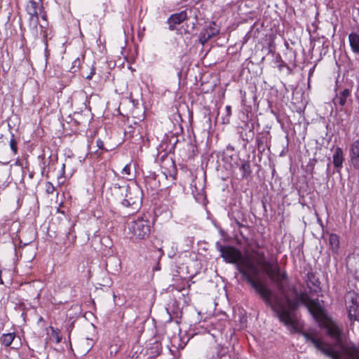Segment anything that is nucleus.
Instances as JSON below:
<instances>
[{"mask_svg":"<svg viewBox=\"0 0 359 359\" xmlns=\"http://www.w3.org/2000/svg\"><path fill=\"white\" fill-rule=\"evenodd\" d=\"M41 17H42V18L43 20H46V15H43Z\"/></svg>","mask_w":359,"mask_h":359,"instance_id":"393cba45","label":"nucleus"},{"mask_svg":"<svg viewBox=\"0 0 359 359\" xmlns=\"http://www.w3.org/2000/svg\"><path fill=\"white\" fill-rule=\"evenodd\" d=\"M187 18V12L184 11L171 15L167 20V22L169 25V29L172 31L174 30L176 25L184 22Z\"/></svg>","mask_w":359,"mask_h":359,"instance_id":"0eeeda50","label":"nucleus"},{"mask_svg":"<svg viewBox=\"0 0 359 359\" xmlns=\"http://www.w3.org/2000/svg\"><path fill=\"white\" fill-rule=\"evenodd\" d=\"M46 191L48 194H53L55 191V187L52 183L48 182L46 183Z\"/></svg>","mask_w":359,"mask_h":359,"instance_id":"f3484780","label":"nucleus"},{"mask_svg":"<svg viewBox=\"0 0 359 359\" xmlns=\"http://www.w3.org/2000/svg\"><path fill=\"white\" fill-rule=\"evenodd\" d=\"M10 147H11V150L15 154H16L17 151H18L17 143H16V141L13 138L11 139L10 141Z\"/></svg>","mask_w":359,"mask_h":359,"instance_id":"6ab92c4d","label":"nucleus"},{"mask_svg":"<svg viewBox=\"0 0 359 359\" xmlns=\"http://www.w3.org/2000/svg\"><path fill=\"white\" fill-rule=\"evenodd\" d=\"M216 248L226 262L236 264L238 271L260 295L265 303L271 306L279 320L290 323L291 318L286 311V306L283 304L278 299L273 302L271 291L262 282L257 280L259 275V270L252 259L249 257L243 256L239 250L232 246H223L217 242Z\"/></svg>","mask_w":359,"mask_h":359,"instance_id":"f03ea898","label":"nucleus"},{"mask_svg":"<svg viewBox=\"0 0 359 359\" xmlns=\"http://www.w3.org/2000/svg\"><path fill=\"white\" fill-rule=\"evenodd\" d=\"M350 95V91L348 89H344L341 92L339 93L333 100V102L335 105L344 106L346 102L347 98Z\"/></svg>","mask_w":359,"mask_h":359,"instance_id":"9d476101","label":"nucleus"},{"mask_svg":"<svg viewBox=\"0 0 359 359\" xmlns=\"http://www.w3.org/2000/svg\"><path fill=\"white\" fill-rule=\"evenodd\" d=\"M330 247L333 252L337 253L339 247V238L336 234L332 233L329 237Z\"/></svg>","mask_w":359,"mask_h":359,"instance_id":"ddd939ff","label":"nucleus"},{"mask_svg":"<svg viewBox=\"0 0 359 359\" xmlns=\"http://www.w3.org/2000/svg\"><path fill=\"white\" fill-rule=\"evenodd\" d=\"M333 164L337 168H340L342 166L344 161L343 151L340 147H337L333 154Z\"/></svg>","mask_w":359,"mask_h":359,"instance_id":"9b49d317","label":"nucleus"},{"mask_svg":"<svg viewBox=\"0 0 359 359\" xmlns=\"http://www.w3.org/2000/svg\"><path fill=\"white\" fill-rule=\"evenodd\" d=\"M240 169L243 172V177H247L251 173L250 164L249 162L243 163L240 167Z\"/></svg>","mask_w":359,"mask_h":359,"instance_id":"dca6fc26","label":"nucleus"},{"mask_svg":"<svg viewBox=\"0 0 359 359\" xmlns=\"http://www.w3.org/2000/svg\"><path fill=\"white\" fill-rule=\"evenodd\" d=\"M121 173L123 175L127 176L126 179H127V180L129 181V182H130V181H134L133 180L134 175H133L131 172L130 163H128L123 167V168L121 170Z\"/></svg>","mask_w":359,"mask_h":359,"instance_id":"2eb2a0df","label":"nucleus"},{"mask_svg":"<svg viewBox=\"0 0 359 359\" xmlns=\"http://www.w3.org/2000/svg\"><path fill=\"white\" fill-rule=\"evenodd\" d=\"M218 33L219 29H217L215 23L212 22L200 34V41L203 44L212 37L216 36Z\"/></svg>","mask_w":359,"mask_h":359,"instance_id":"6e6552de","label":"nucleus"},{"mask_svg":"<svg viewBox=\"0 0 359 359\" xmlns=\"http://www.w3.org/2000/svg\"><path fill=\"white\" fill-rule=\"evenodd\" d=\"M52 329V334L55 338L56 341L58 343L61 341V337L57 330H55L54 329Z\"/></svg>","mask_w":359,"mask_h":359,"instance_id":"aec40b11","label":"nucleus"},{"mask_svg":"<svg viewBox=\"0 0 359 359\" xmlns=\"http://www.w3.org/2000/svg\"><path fill=\"white\" fill-rule=\"evenodd\" d=\"M96 144H97V146L99 149H104V142L100 140V139H98L96 142Z\"/></svg>","mask_w":359,"mask_h":359,"instance_id":"412c9836","label":"nucleus"},{"mask_svg":"<svg viewBox=\"0 0 359 359\" xmlns=\"http://www.w3.org/2000/svg\"><path fill=\"white\" fill-rule=\"evenodd\" d=\"M113 193L118 196L123 205L137 210L142 200V191L135 181H130L126 185L114 183L111 186Z\"/></svg>","mask_w":359,"mask_h":359,"instance_id":"20e7f679","label":"nucleus"},{"mask_svg":"<svg viewBox=\"0 0 359 359\" xmlns=\"http://www.w3.org/2000/svg\"><path fill=\"white\" fill-rule=\"evenodd\" d=\"M128 229L134 238L144 239L150 234V222L149 219L138 217L129 224Z\"/></svg>","mask_w":359,"mask_h":359,"instance_id":"39448f33","label":"nucleus"},{"mask_svg":"<svg viewBox=\"0 0 359 359\" xmlns=\"http://www.w3.org/2000/svg\"><path fill=\"white\" fill-rule=\"evenodd\" d=\"M226 111L227 115L230 116L231 115V107L230 106H226Z\"/></svg>","mask_w":359,"mask_h":359,"instance_id":"4be33fe9","label":"nucleus"},{"mask_svg":"<svg viewBox=\"0 0 359 359\" xmlns=\"http://www.w3.org/2000/svg\"><path fill=\"white\" fill-rule=\"evenodd\" d=\"M41 35L43 38V41H44L45 46H46V49L47 46H48L47 33H46V31L43 29V27L42 25H41Z\"/></svg>","mask_w":359,"mask_h":359,"instance_id":"a211bd4d","label":"nucleus"},{"mask_svg":"<svg viewBox=\"0 0 359 359\" xmlns=\"http://www.w3.org/2000/svg\"><path fill=\"white\" fill-rule=\"evenodd\" d=\"M348 39L352 50L354 53H359V35L356 33H351Z\"/></svg>","mask_w":359,"mask_h":359,"instance_id":"f8f14e48","label":"nucleus"},{"mask_svg":"<svg viewBox=\"0 0 359 359\" xmlns=\"http://www.w3.org/2000/svg\"><path fill=\"white\" fill-rule=\"evenodd\" d=\"M255 255V259L258 265H259L267 274L271 281L275 283L282 294V297L273 295L271 293V300L274 302L277 299L283 303L286 309L287 313H288L290 317V323H285L283 320H280L285 325L289 327L292 331L297 330V321L293 311L297 308L299 303L304 304L316 318L318 319L322 317L323 309L319 304L318 299H311L306 294L300 293L297 294L294 290L297 296V299L293 300L289 298L285 293L284 282L287 278V274L285 272L280 271V266L276 260L273 262H269L265 259V255L263 252L252 251Z\"/></svg>","mask_w":359,"mask_h":359,"instance_id":"f257e3e1","label":"nucleus"},{"mask_svg":"<svg viewBox=\"0 0 359 359\" xmlns=\"http://www.w3.org/2000/svg\"><path fill=\"white\" fill-rule=\"evenodd\" d=\"M26 11L29 15L30 27H32L33 29H36L39 22L38 4L33 0H30L26 6Z\"/></svg>","mask_w":359,"mask_h":359,"instance_id":"423d86ee","label":"nucleus"},{"mask_svg":"<svg viewBox=\"0 0 359 359\" xmlns=\"http://www.w3.org/2000/svg\"><path fill=\"white\" fill-rule=\"evenodd\" d=\"M15 337V335L14 333L4 334L0 340L4 345L8 346L12 344Z\"/></svg>","mask_w":359,"mask_h":359,"instance_id":"4468645a","label":"nucleus"},{"mask_svg":"<svg viewBox=\"0 0 359 359\" xmlns=\"http://www.w3.org/2000/svg\"><path fill=\"white\" fill-rule=\"evenodd\" d=\"M34 35L35 38H38V34L36 31L34 33Z\"/></svg>","mask_w":359,"mask_h":359,"instance_id":"b1692460","label":"nucleus"},{"mask_svg":"<svg viewBox=\"0 0 359 359\" xmlns=\"http://www.w3.org/2000/svg\"><path fill=\"white\" fill-rule=\"evenodd\" d=\"M327 334L335 341V344L340 348L336 351L332 344L325 343L313 333H303L306 341L325 355L332 359H359V347L352 343L343 344L341 341L342 328L333 322L325 325Z\"/></svg>","mask_w":359,"mask_h":359,"instance_id":"7ed1b4c3","label":"nucleus"},{"mask_svg":"<svg viewBox=\"0 0 359 359\" xmlns=\"http://www.w3.org/2000/svg\"><path fill=\"white\" fill-rule=\"evenodd\" d=\"M350 160L351 165L359 170V140L353 142L350 147Z\"/></svg>","mask_w":359,"mask_h":359,"instance_id":"1a4fd4ad","label":"nucleus"},{"mask_svg":"<svg viewBox=\"0 0 359 359\" xmlns=\"http://www.w3.org/2000/svg\"><path fill=\"white\" fill-rule=\"evenodd\" d=\"M92 75H93V74H90V75L87 76L86 79H90L92 78Z\"/></svg>","mask_w":359,"mask_h":359,"instance_id":"5701e85b","label":"nucleus"}]
</instances>
